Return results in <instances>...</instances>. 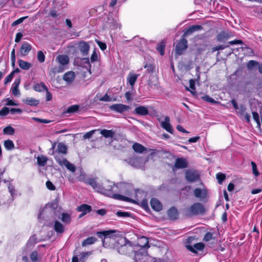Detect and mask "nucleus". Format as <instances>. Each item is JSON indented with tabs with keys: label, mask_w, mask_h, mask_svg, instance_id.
<instances>
[{
	"label": "nucleus",
	"mask_w": 262,
	"mask_h": 262,
	"mask_svg": "<svg viewBox=\"0 0 262 262\" xmlns=\"http://www.w3.org/2000/svg\"><path fill=\"white\" fill-rule=\"evenodd\" d=\"M144 67L148 73H153L155 70V67L151 64H146Z\"/></svg>",
	"instance_id": "obj_52"
},
{
	"label": "nucleus",
	"mask_w": 262,
	"mask_h": 262,
	"mask_svg": "<svg viewBox=\"0 0 262 262\" xmlns=\"http://www.w3.org/2000/svg\"><path fill=\"white\" fill-rule=\"evenodd\" d=\"M26 18L27 17H23L18 18V19L13 22V23L12 24V26L14 27L22 23Z\"/></svg>",
	"instance_id": "obj_59"
},
{
	"label": "nucleus",
	"mask_w": 262,
	"mask_h": 262,
	"mask_svg": "<svg viewBox=\"0 0 262 262\" xmlns=\"http://www.w3.org/2000/svg\"><path fill=\"white\" fill-rule=\"evenodd\" d=\"M56 60L59 63V66L66 69V66L69 62V58L67 55H59L57 56Z\"/></svg>",
	"instance_id": "obj_14"
},
{
	"label": "nucleus",
	"mask_w": 262,
	"mask_h": 262,
	"mask_svg": "<svg viewBox=\"0 0 262 262\" xmlns=\"http://www.w3.org/2000/svg\"><path fill=\"white\" fill-rule=\"evenodd\" d=\"M33 90L36 92H42L47 90V86L43 82L37 83L34 84Z\"/></svg>",
	"instance_id": "obj_32"
},
{
	"label": "nucleus",
	"mask_w": 262,
	"mask_h": 262,
	"mask_svg": "<svg viewBox=\"0 0 262 262\" xmlns=\"http://www.w3.org/2000/svg\"><path fill=\"white\" fill-rule=\"evenodd\" d=\"M150 205L152 209L159 211L162 209V205L161 202L156 198H152L150 200Z\"/></svg>",
	"instance_id": "obj_21"
},
{
	"label": "nucleus",
	"mask_w": 262,
	"mask_h": 262,
	"mask_svg": "<svg viewBox=\"0 0 262 262\" xmlns=\"http://www.w3.org/2000/svg\"><path fill=\"white\" fill-rule=\"evenodd\" d=\"M79 110V106L77 104L72 105L68 107L66 111L63 112L64 114H73L77 112Z\"/></svg>",
	"instance_id": "obj_37"
},
{
	"label": "nucleus",
	"mask_w": 262,
	"mask_h": 262,
	"mask_svg": "<svg viewBox=\"0 0 262 262\" xmlns=\"http://www.w3.org/2000/svg\"><path fill=\"white\" fill-rule=\"evenodd\" d=\"M47 188L50 190H54L56 189L55 186L50 181H47L46 183Z\"/></svg>",
	"instance_id": "obj_58"
},
{
	"label": "nucleus",
	"mask_w": 262,
	"mask_h": 262,
	"mask_svg": "<svg viewBox=\"0 0 262 262\" xmlns=\"http://www.w3.org/2000/svg\"><path fill=\"white\" fill-rule=\"evenodd\" d=\"M216 178L218 181L219 184H222L225 180L226 176L225 174L219 172L216 174Z\"/></svg>",
	"instance_id": "obj_47"
},
{
	"label": "nucleus",
	"mask_w": 262,
	"mask_h": 262,
	"mask_svg": "<svg viewBox=\"0 0 262 262\" xmlns=\"http://www.w3.org/2000/svg\"><path fill=\"white\" fill-rule=\"evenodd\" d=\"M139 76V74H135L134 73H129L127 77V81L131 86L132 88H134L135 83Z\"/></svg>",
	"instance_id": "obj_25"
},
{
	"label": "nucleus",
	"mask_w": 262,
	"mask_h": 262,
	"mask_svg": "<svg viewBox=\"0 0 262 262\" xmlns=\"http://www.w3.org/2000/svg\"><path fill=\"white\" fill-rule=\"evenodd\" d=\"M128 163L135 168H140L141 166V160L137 157L130 158L128 159Z\"/></svg>",
	"instance_id": "obj_26"
},
{
	"label": "nucleus",
	"mask_w": 262,
	"mask_h": 262,
	"mask_svg": "<svg viewBox=\"0 0 262 262\" xmlns=\"http://www.w3.org/2000/svg\"><path fill=\"white\" fill-rule=\"evenodd\" d=\"M4 146L7 150H12L14 148V144L12 140H7L4 142Z\"/></svg>",
	"instance_id": "obj_41"
},
{
	"label": "nucleus",
	"mask_w": 262,
	"mask_h": 262,
	"mask_svg": "<svg viewBox=\"0 0 262 262\" xmlns=\"http://www.w3.org/2000/svg\"><path fill=\"white\" fill-rule=\"evenodd\" d=\"M30 258L33 262H37L38 261V253L36 251H34L31 253Z\"/></svg>",
	"instance_id": "obj_50"
},
{
	"label": "nucleus",
	"mask_w": 262,
	"mask_h": 262,
	"mask_svg": "<svg viewBox=\"0 0 262 262\" xmlns=\"http://www.w3.org/2000/svg\"><path fill=\"white\" fill-rule=\"evenodd\" d=\"M20 83V79H16L13 82L12 88L11 91L12 94L15 96H19L20 93L18 89V86Z\"/></svg>",
	"instance_id": "obj_23"
},
{
	"label": "nucleus",
	"mask_w": 262,
	"mask_h": 262,
	"mask_svg": "<svg viewBox=\"0 0 262 262\" xmlns=\"http://www.w3.org/2000/svg\"><path fill=\"white\" fill-rule=\"evenodd\" d=\"M116 214L119 217H129L130 215V213L128 212H123L122 211H118L117 212Z\"/></svg>",
	"instance_id": "obj_49"
},
{
	"label": "nucleus",
	"mask_w": 262,
	"mask_h": 262,
	"mask_svg": "<svg viewBox=\"0 0 262 262\" xmlns=\"http://www.w3.org/2000/svg\"><path fill=\"white\" fill-rule=\"evenodd\" d=\"M138 245L140 248L146 250L149 247L148 238L145 236H142L138 239Z\"/></svg>",
	"instance_id": "obj_20"
},
{
	"label": "nucleus",
	"mask_w": 262,
	"mask_h": 262,
	"mask_svg": "<svg viewBox=\"0 0 262 262\" xmlns=\"http://www.w3.org/2000/svg\"><path fill=\"white\" fill-rule=\"evenodd\" d=\"M54 229L57 233H62L64 231V226L58 221H55Z\"/></svg>",
	"instance_id": "obj_34"
},
{
	"label": "nucleus",
	"mask_w": 262,
	"mask_h": 262,
	"mask_svg": "<svg viewBox=\"0 0 262 262\" xmlns=\"http://www.w3.org/2000/svg\"><path fill=\"white\" fill-rule=\"evenodd\" d=\"M231 37L230 33L225 31L221 32L216 36L217 40L219 41H225Z\"/></svg>",
	"instance_id": "obj_27"
},
{
	"label": "nucleus",
	"mask_w": 262,
	"mask_h": 262,
	"mask_svg": "<svg viewBox=\"0 0 262 262\" xmlns=\"http://www.w3.org/2000/svg\"><path fill=\"white\" fill-rule=\"evenodd\" d=\"M98 130L100 131V134L105 138H113L116 134L115 131L113 129H99Z\"/></svg>",
	"instance_id": "obj_24"
},
{
	"label": "nucleus",
	"mask_w": 262,
	"mask_h": 262,
	"mask_svg": "<svg viewBox=\"0 0 262 262\" xmlns=\"http://www.w3.org/2000/svg\"><path fill=\"white\" fill-rule=\"evenodd\" d=\"M116 240L115 246L117 249H118L119 246H122L128 243V242H130L125 237L123 236L121 232H120L119 236L117 237Z\"/></svg>",
	"instance_id": "obj_18"
},
{
	"label": "nucleus",
	"mask_w": 262,
	"mask_h": 262,
	"mask_svg": "<svg viewBox=\"0 0 262 262\" xmlns=\"http://www.w3.org/2000/svg\"><path fill=\"white\" fill-rule=\"evenodd\" d=\"M169 217L171 220H176L178 219L179 213L177 209L174 207L170 208L167 212Z\"/></svg>",
	"instance_id": "obj_30"
},
{
	"label": "nucleus",
	"mask_w": 262,
	"mask_h": 262,
	"mask_svg": "<svg viewBox=\"0 0 262 262\" xmlns=\"http://www.w3.org/2000/svg\"><path fill=\"white\" fill-rule=\"evenodd\" d=\"M61 221L66 224H69L71 221V217L70 214L67 213H63L61 214Z\"/></svg>",
	"instance_id": "obj_44"
},
{
	"label": "nucleus",
	"mask_w": 262,
	"mask_h": 262,
	"mask_svg": "<svg viewBox=\"0 0 262 262\" xmlns=\"http://www.w3.org/2000/svg\"><path fill=\"white\" fill-rule=\"evenodd\" d=\"M18 66L23 70H28L32 67V64L28 61L18 60Z\"/></svg>",
	"instance_id": "obj_36"
},
{
	"label": "nucleus",
	"mask_w": 262,
	"mask_h": 262,
	"mask_svg": "<svg viewBox=\"0 0 262 262\" xmlns=\"http://www.w3.org/2000/svg\"><path fill=\"white\" fill-rule=\"evenodd\" d=\"M97 241V238L95 237L91 236L83 240V241L82 243V246L83 247H85L89 245H92L94 244Z\"/></svg>",
	"instance_id": "obj_39"
},
{
	"label": "nucleus",
	"mask_w": 262,
	"mask_h": 262,
	"mask_svg": "<svg viewBox=\"0 0 262 262\" xmlns=\"http://www.w3.org/2000/svg\"><path fill=\"white\" fill-rule=\"evenodd\" d=\"M258 64V62L255 60H250L247 64V68L249 69H252L256 66H257Z\"/></svg>",
	"instance_id": "obj_56"
},
{
	"label": "nucleus",
	"mask_w": 262,
	"mask_h": 262,
	"mask_svg": "<svg viewBox=\"0 0 262 262\" xmlns=\"http://www.w3.org/2000/svg\"><path fill=\"white\" fill-rule=\"evenodd\" d=\"M193 193L196 198L204 199L206 196V192L205 190H202L201 188H195L193 191Z\"/></svg>",
	"instance_id": "obj_33"
},
{
	"label": "nucleus",
	"mask_w": 262,
	"mask_h": 262,
	"mask_svg": "<svg viewBox=\"0 0 262 262\" xmlns=\"http://www.w3.org/2000/svg\"><path fill=\"white\" fill-rule=\"evenodd\" d=\"M37 58L40 62H43L45 60V55H44L43 52L41 51H38L37 52Z\"/></svg>",
	"instance_id": "obj_48"
},
{
	"label": "nucleus",
	"mask_w": 262,
	"mask_h": 262,
	"mask_svg": "<svg viewBox=\"0 0 262 262\" xmlns=\"http://www.w3.org/2000/svg\"><path fill=\"white\" fill-rule=\"evenodd\" d=\"M36 159L37 164L40 167L45 166L48 160V157L43 155H39Z\"/></svg>",
	"instance_id": "obj_31"
},
{
	"label": "nucleus",
	"mask_w": 262,
	"mask_h": 262,
	"mask_svg": "<svg viewBox=\"0 0 262 262\" xmlns=\"http://www.w3.org/2000/svg\"><path fill=\"white\" fill-rule=\"evenodd\" d=\"M9 192L12 197H14L15 195V189L12 184H9L8 186Z\"/></svg>",
	"instance_id": "obj_53"
},
{
	"label": "nucleus",
	"mask_w": 262,
	"mask_h": 262,
	"mask_svg": "<svg viewBox=\"0 0 262 262\" xmlns=\"http://www.w3.org/2000/svg\"><path fill=\"white\" fill-rule=\"evenodd\" d=\"M161 126L168 133H173L172 127L169 122V118L168 116L165 117L164 121L161 122Z\"/></svg>",
	"instance_id": "obj_16"
},
{
	"label": "nucleus",
	"mask_w": 262,
	"mask_h": 262,
	"mask_svg": "<svg viewBox=\"0 0 262 262\" xmlns=\"http://www.w3.org/2000/svg\"><path fill=\"white\" fill-rule=\"evenodd\" d=\"M251 165H252V171H253V174L255 176H258L259 173L257 170V165H256V163L254 162H251Z\"/></svg>",
	"instance_id": "obj_55"
},
{
	"label": "nucleus",
	"mask_w": 262,
	"mask_h": 262,
	"mask_svg": "<svg viewBox=\"0 0 262 262\" xmlns=\"http://www.w3.org/2000/svg\"><path fill=\"white\" fill-rule=\"evenodd\" d=\"M13 77V73H11L10 74H9L5 79L4 84H6L7 83L11 82Z\"/></svg>",
	"instance_id": "obj_60"
},
{
	"label": "nucleus",
	"mask_w": 262,
	"mask_h": 262,
	"mask_svg": "<svg viewBox=\"0 0 262 262\" xmlns=\"http://www.w3.org/2000/svg\"><path fill=\"white\" fill-rule=\"evenodd\" d=\"M117 249L120 254L124 255L128 254L130 253V252L134 251L131 242H128V243L122 246H119Z\"/></svg>",
	"instance_id": "obj_8"
},
{
	"label": "nucleus",
	"mask_w": 262,
	"mask_h": 262,
	"mask_svg": "<svg viewBox=\"0 0 262 262\" xmlns=\"http://www.w3.org/2000/svg\"><path fill=\"white\" fill-rule=\"evenodd\" d=\"M32 48L31 45L28 43L25 42L22 44L19 51V54L21 56H25L28 54Z\"/></svg>",
	"instance_id": "obj_15"
},
{
	"label": "nucleus",
	"mask_w": 262,
	"mask_h": 262,
	"mask_svg": "<svg viewBox=\"0 0 262 262\" xmlns=\"http://www.w3.org/2000/svg\"><path fill=\"white\" fill-rule=\"evenodd\" d=\"M227 47H229V45H226V46H224V45H219L218 46L213 47L211 49V52L212 53H213V52H215L216 51L223 50Z\"/></svg>",
	"instance_id": "obj_51"
},
{
	"label": "nucleus",
	"mask_w": 262,
	"mask_h": 262,
	"mask_svg": "<svg viewBox=\"0 0 262 262\" xmlns=\"http://www.w3.org/2000/svg\"><path fill=\"white\" fill-rule=\"evenodd\" d=\"M203 29V27L201 25H192L187 28L184 32L183 37H185L188 35L192 34L193 32L200 31Z\"/></svg>",
	"instance_id": "obj_13"
},
{
	"label": "nucleus",
	"mask_w": 262,
	"mask_h": 262,
	"mask_svg": "<svg viewBox=\"0 0 262 262\" xmlns=\"http://www.w3.org/2000/svg\"><path fill=\"white\" fill-rule=\"evenodd\" d=\"M202 99L205 101L209 102L212 104L217 103V102L215 101L214 99L210 97L209 95H205L202 97Z\"/></svg>",
	"instance_id": "obj_45"
},
{
	"label": "nucleus",
	"mask_w": 262,
	"mask_h": 262,
	"mask_svg": "<svg viewBox=\"0 0 262 262\" xmlns=\"http://www.w3.org/2000/svg\"><path fill=\"white\" fill-rule=\"evenodd\" d=\"M111 110L122 113L129 110V106L121 103L114 104L110 106Z\"/></svg>",
	"instance_id": "obj_10"
},
{
	"label": "nucleus",
	"mask_w": 262,
	"mask_h": 262,
	"mask_svg": "<svg viewBox=\"0 0 262 262\" xmlns=\"http://www.w3.org/2000/svg\"><path fill=\"white\" fill-rule=\"evenodd\" d=\"M133 114L140 116H145L148 115L149 111L147 107L141 105L135 108Z\"/></svg>",
	"instance_id": "obj_12"
},
{
	"label": "nucleus",
	"mask_w": 262,
	"mask_h": 262,
	"mask_svg": "<svg viewBox=\"0 0 262 262\" xmlns=\"http://www.w3.org/2000/svg\"><path fill=\"white\" fill-rule=\"evenodd\" d=\"M186 180L189 182H194L200 179V174L194 170H187L185 172Z\"/></svg>",
	"instance_id": "obj_7"
},
{
	"label": "nucleus",
	"mask_w": 262,
	"mask_h": 262,
	"mask_svg": "<svg viewBox=\"0 0 262 262\" xmlns=\"http://www.w3.org/2000/svg\"><path fill=\"white\" fill-rule=\"evenodd\" d=\"M133 149L135 152L138 153H142L146 150V148L144 146L138 143L133 144Z\"/></svg>",
	"instance_id": "obj_38"
},
{
	"label": "nucleus",
	"mask_w": 262,
	"mask_h": 262,
	"mask_svg": "<svg viewBox=\"0 0 262 262\" xmlns=\"http://www.w3.org/2000/svg\"><path fill=\"white\" fill-rule=\"evenodd\" d=\"M120 232V231L117 230H108L98 231L96 233V234L101 239L103 238H112L116 240L117 237L119 236Z\"/></svg>",
	"instance_id": "obj_5"
},
{
	"label": "nucleus",
	"mask_w": 262,
	"mask_h": 262,
	"mask_svg": "<svg viewBox=\"0 0 262 262\" xmlns=\"http://www.w3.org/2000/svg\"><path fill=\"white\" fill-rule=\"evenodd\" d=\"M206 209L204 206L200 203H195L187 209V213L190 215H203Z\"/></svg>",
	"instance_id": "obj_3"
},
{
	"label": "nucleus",
	"mask_w": 262,
	"mask_h": 262,
	"mask_svg": "<svg viewBox=\"0 0 262 262\" xmlns=\"http://www.w3.org/2000/svg\"><path fill=\"white\" fill-rule=\"evenodd\" d=\"M252 115L253 119L258 125H260L259 117L258 114L257 112H252Z\"/></svg>",
	"instance_id": "obj_62"
},
{
	"label": "nucleus",
	"mask_w": 262,
	"mask_h": 262,
	"mask_svg": "<svg viewBox=\"0 0 262 262\" xmlns=\"http://www.w3.org/2000/svg\"><path fill=\"white\" fill-rule=\"evenodd\" d=\"M95 131H96V130H92L91 131L86 133L83 135V138L84 139H89V138H91Z\"/></svg>",
	"instance_id": "obj_63"
},
{
	"label": "nucleus",
	"mask_w": 262,
	"mask_h": 262,
	"mask_svg": "<svg viewBox=\"0 0 262 262\" xmlns=\"http://www.w3.org/2000/svg\"><path fill=\"white\" fill-rule=\"evenodd\" d=\"M66 70V68L61 67L60 66H55L51 68L49 72V74L50 76H54L56 74L63 72Z\"/></svg>",
	"instance_id": "obj_29"
},
{
	"label": "nucleus",
	"mask_w": 262,
	"mask_h": 262,
	"mask_svg": "<svg viewBox=\"0 0 262 262\" xmlns=\"http://www.w3.org/2000/svg\"><path fill=\"white\" fill-rule=\"evenodd\" d=\"M75 78V73L73 71H69L66 73L63 76V79L67 83L71 84L74 80Z\"/></svg>",
	"instance_id": "obj_19"
},
{
	"label": "nucleus",
	"mask_w": 262,
	"mask_h": 262,
	"mask_svg": "<svg viewBox=\"0 0 262 262\" xmlns=\"http://www.w3.org/2000/svg\"><path fill=\"white\" fill-rule=\"evenodd\" d=\"M26 104L31 106H36L39 104V100L32 97H28L23 100Z\"/></svg>",
	"instance_id": "obj_28"
},
{
	"label": "nucleus",
	"mask_w": 262,
	"mask_h": 262,
	"mask_svg": "<svg viewBox=\"0 0 262 262\" xmlns=\"http://www.w3.org/2000/svg\"><path fill=\"white\" fill-rule=\"evenodd\" d=\"M188 167V162L187 160L183 158H178L176 159L174 163L173 170L174 168L176 169H184Z\"/></svg>",
	"instance_id": "obj_9"
},
{
	"label": "nucleus",
	"mask_w": 262,
	"mask_h": 262,
	"mask_svg": "<svg viewBox=\"0 0 262 262\" xmlns=\"http://www.w3.org/2000/svg\"><path fill=\"white\" fill-rule=\"evenodd\" d=\"M96 42L100 49H101L102 51H104L106 49V45L105 43L99 40H96Z\"/></svg>",
	"instance_id": "obj_61"
},
{
	"label": "nucleus",
	"mask_w": 262,
	"mask_h": 262,
	"mask_svg": "<svg viewBox=\"0 0 262 262\" xmlns=\"http://www.w3.org/2000/svg\"><path fill=\"white\" fill-rule=\"evenodd\" d=\"M9 113V109L7 107H4L0 110V116H5L8 115Z\"/></svg>",
	"instance_id": "obj_57"
},
{
	"label": "nucleus",
	"mask_w": 262,
	"mask_h": 262,
	"mask_svg": "<svg viewBox=\"0 0 262 262\" xmlns=\"http://www.w3.org/2000/svg\"><path fill=\"white\" fill-rule=\"evenodd\" d=\"M86 183L96 191L108 197L126 202H134V200L127 196L114 193L113 188L115 184L110 181H105L100 184L97 183L96 179H90L87 181Z\"/></svg>",
	"instance_id": "obj_1"
},
{
	"label": "nucleus",
	"mask_w": 262,
	"mask_h": 262,
	"mask_svg": "<svg viewBox=\"0 0 262 262\" xmlns=\"http://www.w3.org/2000/svg\"><path fill=\"white\" fill-rule=\"evenodd\" d=\"M188 47V42L186 39L183 38H181L177 43L176 48L175 52L178 55H181L183 54Z\"/></svg>",
	"instance_id": "obj_6"
},
{
	"label": "nucleus",
	"mask_w": 262,
	"mask_h": 262,
	"mask_svg": "<svg viewBox=\"0 0 262 262\" xmlns=\"http://www.w3.org/2000/svg\"><path fill=\"white\" fill-rule=\"evenodd\" d=\"M4 134L13 135L15 133V129L11 126H7L3 129Z\"/></svg>",
	"instance_id": "obj_43"
},
{
	"label": "nucleus",
	"mask_w": 262,
	"mask_h": 262,
	"mask_svg": "<svg viewBox=\"0 0 262 262\" xmlns=\"http://www.w3.org/2000/svg\"><path fill=\"white\" fill-rule=\"evenodd\" d=\"M134 259L135 262H152L155 259L147 254V251L143 248H140L135 251Z\"/></svg>",
	"instance_id": "obj_2"
},
{
	"label": "nucleus",
	"mask_w": 262,
	"mask_h": 262,
	"mask_svg": "<svg viewBox=\"0 0 262 262\" xmlns=\"http://www.w3.org/2000/svg\"><path fill=\"white\" fill-rule=\"evenodd\" d=\"M37 243V238L35 234H34L32 235L29 239L28 241L27 245L28 246H34L36 243Z\"/></svg>",
	"instance_id": "obj_42"
},
{
	"label": "nucleus",
	"mask_w": 262,
	"mask_h": 262,
	"mask_svg": "<svg viewBox=\"0 0 262 262\" xmlns=\"http://www.w3.org/2000/svg\"><path fill=\"white\" fill-rule=\"evenodd\" d=\"M186 247L189 251H190L192 253H196L197 252L196 250L199 251L202 250L203 249H204L205 245L203 243H198L195 244L193 245V247L189 245L187 246Z\"/></svg>",
	"instance_id": "obj_22"
},
{
	"label": "nucleus",
	"mask_w": 262,
	"mask_h": 262,
	"mask_svg": "<svg viewBox=\"0 0 262 262\" xmlns=\"http://www.w3.org/2000/svg\"><path fill=\"white\" fill-rule=\"evenodd\" d=\"M78 181L84 182L85 184H88V183H86L87 181L90 179H95L94 178H88L85 179V174L84 172H81L80 174V175L77 178Z\"/></svg>",
	"instance_id": "obj_46"
},
{
	"label": "nucleus",
	"mask_w": 262,
	"mask_h": 262,
	"mask_svg": "<svg viewBox=\"0 0 262 262\" xmlns=\"http://www.w3.org/2000/svg\"><path fill=\"white\" fill-rule=\"evenodd\" d=\"M79 48L80 52L83 56L86 55L90 50V46L84 41H81L79 42Z\"/></svg>",
	"instance_id": "obj_17"
},
{
	"label": "nucleus",
	"mask_w": 262,
	"mask_h": 262,
	"mask_svg": "<svg viewBox=\"0 0 262 262\" xmlns=\"http://www.w3.org/2000/svg\"><path fill=\"white\" fill-rule=\"evenodd\" d=\"M54 159L56 162L60 166H65L66 168L71 172H75L76 170V166L73 164L69 162L64 157H61L60 155H54Z\"/></svg>",
	"instance_id": "obj_4"
},
{
	"label": "nucleus",
	"mask_w": 262,
	"mask_h": 262,
	"mask_svg": "<svg viewBox=\"0 0 262 262\" xmlns=\"http://www.w3.org/2000/svg\"><path fill=\"white\" fill-rule=\"evenodd\" d=\"M57 154L55 155H60L61 157L62 156H66L68 153V147L67 146L62 142H59L57 144V148L55 151Z\"/></svg>",
	"instance_id": "obj_11"
},
{
	"label": "nucleus",
	"mask_w": 262,
	"mask_h": 262,
	"mask_svg": "<svg viewBox=\"0 0 262 262\" xmlns=\"http://www.w3.org/2000/svg\"><path fill=\"white\" fill-rule=\"evenodd\" d=\"M228 43L231 45H242L243 43V42L242 40H240V39H235L234 40L229 41Z\"/></svg>",
	"instance_id": "obj_64"
},
{
	"label": "nucleus",
	"mask_w": 262,
	"mask_h": 262,
	"mask_svg": "<svg viewBox=\"0 0 262 262\" xmlns=\"http://www.w3.org/2000/svg\"><path fill=\"white\" fill-rule=\"evenodd\" d=\"M212 238H213L212 234L211 232H208L205 234V235L203 238V241L204 242H207L210 241Z\"/></svg>",
	"instance_id": "obj_54"
},
{
	"label": "nucleus",
	"mask_w": 262,
	"mask_h": 262,
	"mask_svg": "<svg viewBox=\"0 0 262 262\" xmlns=\"http://www.w3.org/2000/svg\"><path fill=\"white\" fill-rule=\"evenodd\" d=\"M165 43L164 41H161L157 45L156 49L161 56L164 55L165 53Z\"/></svg>",
	"instance_id": "obj_40"
},
{
	"label": "nucleus",
	"mask_w": 262,
	"mask_h": 262,
	"mask_svg": "<svg viewBox=\"0 0 262 262\" xmlns=\"http://www.w3.org/2000/svg\"><path fill=\"white\" fill-rule=\"evenodd\" d=\"M92 209V207L88 204H82L78 207L77 211L79 212H84L86 213L91 212Z\"/></svg>",
	"instance_id": "obj_35"
}]
</instances>
